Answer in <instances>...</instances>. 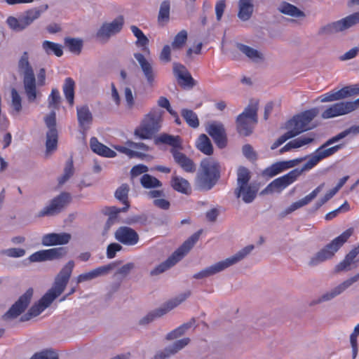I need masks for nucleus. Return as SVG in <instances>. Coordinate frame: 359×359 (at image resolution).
I'll use <instances>...</instances> for the list:
<instances>
[{"label":"nucleus","instance_id":"nucleus-51","mask_svg":"<svg viewBox=\"0 0 359 359\" xmlns=\"http://www.w3.org/2000/svg\"><path fill=\"white\" fill-rule=\"evenodd\" d=\"M46 251L48 260L60 259L67 254V248L65 247L51 248Z\"/></svg>","mask_w":359,"mask_h":359},{"label":"nucleus","instance_id":"nucleus-24","mask_svg":"<svg viewBox=\"0 0 359 359\" xmlns=\"http://www.w3.org/2000/svg\"><path fill=\"white\" fill-rule=\"evenodd\" d=\"M359 254V244L352 249L344 257V259L334 267V272L338 273L342 271H349L356 268L359 260L356 257Z\"/></svg>","mask_w":359,"mask_h":359},{"label":"nucleus","instance_id":"nucleus-45","mask_svg":"<svg viewBox=\"0 0 359 359\" xmlns=\"http://www.w3.org/2000/svg\"><path fill=\"white\" fill-rule=\"evenodd\" d=\"M75 82L72 78H67L63 85V92L71 106L74 104Z\"/></svg>","mask_w":359,"mask_h":359},{"label":"nucleus","instance_id":"nucleus-52","mask_svg":"<svg viewBox=\"0 0 359 359\" xmlns=\"http://www.w3.org/2000/svg\"><path fill=\"white\" fill-rule=\"evenodd\" d=\"M73 160L72 158H70L66 163L65 167L64 168V174L58 179L59 184H63L64 183H65L73 175Z\"/></svg>","mask_w":359,"mask_h":359},{"label":"nucleus","instance_id":"nucleus-1","mask_svg":"<svg viewBox=\"0 0 359 359\" xmlns=\"http://www.w3.org/2000/svg\"><path fill=\"white\" fill-rule=\"evenodd\" d=\"M74 265V262L70 260L61 269L55 277L53 286L40 299L38 303L34 304L27 313L20 318V321H27L32 318L38 316L65 291L72 276Z\"/></svg>","mask_w":359,"mask_h":359},{"label":"nucleus","instance_id":"nucleus-15","mask_svg":"<svg viewBox=\"0 0 359 359\" xmlns=\"http://www.w3.org/2000/svg\"><path fill=\"white\" fill-rule=\"evenodd\" d=\"M359 107V98L355 101L339 102L330 105L321 114L324 119L348 114Z\"/></svg>","mask_w":359,"mask_h":359},{"label":"nucleus","instance_id":"nucleus-56","mask_svg":"<svg viewBox=\"0 0 359 359\" xmlns=\"http://www.w3.org/2000/svg\"><path fill=\"white\" fill-rule=\"evenodd\" d=\"M30 359H59L58 355L53 351L44 350L34 354Z\"/></svg>","mask_w":359,"mask_h":359},{"label":"nucleus","instance_id":"nucleus-49","mask_svg":"<svg viewBox=\"0 0 359 359\" xmlns=\"http://www.w3.org/2000/svg\"><path fill=\"white\" fill-rule=\"evenodd\" d=\"M43 49L48 55L54 53L57 57H61L63 54L62 46L49 41H44L42 43Z\"/></svg>","mask_w":359,"mask_h":359},{"label":"nucleus","instance_id":"nucleus-37","mask_svg":"<svg viewBox=\"0 0 359 359\" xmlns=\"http://www.w3.org/2000/svg\"><path fill=\"white\" fill-rule=\"evenodd\" d=\"M254 6L252 0H239L238 17L242 21L248 20L253 13Z\"/></svg>","mask_w":359,"mask_h":359},{"label":"nucleus","instance_id":"nucleus-7","mask_svg":"<svg viewBox=\"0 0 359 359\" xmlns=\"http://www.w3.org/2000/svg\"><path fill=\"white\" fill-rule=\"evenodd\" d=\"M162 114L163 111L158 109H151L145 115L140 126L135 130V135L142 140L151 139L161 128Z\"/></svg>","mask_w":359,"mask_h":359},{"label":"nucleus","instance_id":"nucleus-42","mask_svg":"<svg viewBox=\"0 0 359 359\" xmlns=\"http://www.w3.org/2000/svg\"><path fill=\"white\" fill-rule=\"evenodd\" d=\"M197 149L205 155H211L213 153V147L208 137L201 134L196 142Z\"/></svg>","mask_w":359,"mask_h":359},{"label":"nucleus","instance_id":"nucleus-28","mask_svg":"<svg viewBox=\"0 0 359 359\" xmlns=\"http://www.w3.org/2000/svg\"><path fill=\"white\" fill-rule=\"evenodd\" d=\"M325 187V183L320 184L318 187H317L311 194L306 196L304 198H302L301 200L296 201L293 203H292L285 210L284 212L282 213L283 216H285L288 214L292 213L294 210L306 205L309 203H311L316 196L317 195L323 190V189Z\"/></svg>","mask_w":359,"mask_h":359},{"label":"nucleus","instance_id":"nucleus-41","mask_svg":"<svg viewBox=\"0 0 359 359\" xmlns=\"http://www.w3.org/2000/svg\"><path fill=\"white\" fill-rule=\"evenodd\" d=\"M129 190V186L127 184H123L116 189L115 192L116 198L125 205V206L123 208V211H127L130 208V203L128 202Z\"/></svg>","mask_w":359,"mask_h":359},{"label":"nucleus","instance_id":"nucleus-40","mask_svg":"<svg viewBox=\"0 0 359 359\" xmlns=\"http://www.w3.org/2000/svg\"><path fill=\"white\" fill-rule=\"evenodd\" d=\"M170 0L163 1L159 7L157 21L159 25L163 26L170 20Z\"/></svg>","mask_w":359,"mask_h":359},{"label":"nucleus","instance_id":"nucleus-55","mask_svg":"<svg viewBox=\"0 0 359 359\" xmlns=\"http://www.w3.org/2000/svg\"><path fill=\"white\" fill-rule=\"evenodd\" d=\"M60 100L59 91L56 88L52 89L51 93L48 97V107L55 109H59Z\"/></svg>","mask_w":359,"mask_h":359},{"label":"nucleus","instance_id":"nucleus-48","mask_svg":"<svg viewBox=\"0 0 359 359\" xmlns=\"http://www.w3.org/2000/svg\"><path fill=\"white\" fill-rule=\"evenodd\" d=\"M188 34L184 29L181 30L174 37V39L171 43V47L175 50H181L183 48L187 41Z\"/></svg>","mask_w":359,"mask_h":359},{"label":"nucleus","instance_id":"nucleus-54","mask_svg":"<svg viewBox=\"0 0 359 359\" xmlns=\"http://www.w3.org/2000/svg\"><path fill=\"white\" fill-rule=\"evenodd\" d=\"M283 170H285L282 162H277L272 164L270 167L266 168L264 171V175L272 177L283 172Z\"/></svg>","mask_w":359,"mask_h":359},{"label":"nucleus","instance_id":"nucleus-53","mask_svg":"<svg viewBox=\"0 0 359 359\" xmlns=\"http://www.w3.org/2000/svg\"><path fill=\"white\" fill-rule=\"evenodd\" d=\"M130 29L135 37L137 39L136 42L137 46L145 47L148 45L149 39L144 34L142 30H140L137 26L135 25L131 26Z\"/></svg>","mask_w":359,"mask_h":359},{"label":"nucleus","instance_id":"nucleus-46","mask_svg":"<svg viewBox=\"0 0 359 359\" xmlns=\"http://www.w3.org/2000/svg\"><path fill=\"white\" fill-rule=\"evenodd\" d=\"M181 115L187 122V123L193 128H196L199 126V120L194 111L188 109H183Z\"/></svg>","mask_w":359,"mask_h":359},{"label":"nucleus","instance_id":"nucleus-38","mask_svg":"<svg viewBox=\"0 0 359 359\" xmlns=\"http://www.w3.org/2000/svg\"><path fill=\"white\" fill-rule=\"evenodd\" d=\"M236 47L254 62H262L264 60L263 54L252 47L243 43H237Z\"/></svg>","mask_w":359,"mask_h":359},{"label":"nucleus","instance_id":"nucleus-58","mask_svg":"<svg viewBox=\"0 0 359 359\" xmlns=\"http://www.w3.org/2000/svg\"><path fill=\"white\" fill-rule=\"evenodd\" d=\"M26 253L25 250L22 248H12L4 250L2 251V254L9 257H22Z\"/></svg>","mask_w":359,"mask_h":359},{"label":"nucleus","instance_id":"nucleus-26","mask_svg":"<svg viewBox=\"0 0 359 359\" xmlns=\"http://www.w3.org/2000/svg\"><path fill=\"white\" fill-rule=\"evenodd\" d=\"M135 58L137 60L143 74L150 86H153L155 82L156 73L151 64L140 53L134 54Z\"/></svg>","mask_w":359,"mask_h":359},{"label":"nucleus","instance_id":"nucleus-4","mask_svg":"<svg viewBox=\"0 0 359 359\" xmlns=\"http://www.w3.org/2000/svg\"><path fill=\"white\" fill-rule=\"evenodd\" d=\"M254 248V245H247L231 257L216 262L214 264L205 268L198 273H195L193 276V278L195 279H204L219 273L244 259L251 253Z\"/></svg>","mask_w":359,"mask_h":359},{"label":"nucleus","instance_id":"nucleus-5","mask_svg":"<svg viewBox=\"0 0 359 359\" xmlns=\"http://www.w3.org/2000/svg\"><path fill=\"white\" fill-rule=\"evenodd\" d=\"M351 133L355 134V130L353 126L327 140L323 144L317 149L312 155L309 156V160L307 161V167L313 168L323 159L329 157L337 152L344 147V144H337L329 148L327 147L330 145L345 138Z\"/></svg>","mask_w":359,"mask_h":359},{"label":"nucleus","instance_id":"nucleus-36","mask_svg":"<svg viewBox=\"0 0 359 359\" xmlns=\"http://www.w3.org/2000/svg\"><path fill=\"white\" fill-rule=\"evenodd\" d=\"M91 149L96 154L108 158L115 157L116 154L107 146L98 142L96 137H92L90 141Z\"/></svg>","mask_w":359,"mask_h":359},{"label":"nucleus","instance_id":"nucleus-27","mask_svg":"<svg viewBox=\"0 0 359 359\" xmlns=\"http://www.w3.org/2000/svg\"><path fill=\"white\" fill-rule=\"evenodd\" d=\"M258 187L254 184L250 183L245 186L236 187L234 190V194L237 198H241L245 203H252L255 198L258 192Z\"/></svg>","mask_w":359,"mask_h":359},{"label":"nucleus","instance_id":"nucleus-29","mask_svg":"<svg viewBox=\"0 0 359 359\" xmlns=\"http://www.w3.org/2000/svg\"><path fill=\"white\" fill-rule=\"evenodd\" d=\"M71 235L68 233H51L44 235L41 239V243L44 246L67 244L71 240Z\"/></svg>","mask_w":359,"mask_h":359},{"label":"nucleus","instance_id":"nucleus-18","mask_svg":"<svg viewBox=\"0 0 359 359\" xmlns=\"http://www.w3.org/2000/svg\"><path fill=\"white\" fill-rule=\"evenodd\" d=\"M359 280V272L355 276L346 279L335 287L332 288L330 291L326 292L320 297L317 299H313L309 303V306H314L317 304H320L323 302H329L338 295L343 293L347 288L351 286L353 283Z\"/></svg>","mask_w":359,"mask_h":359},{"label":"nucleus","instance_id":"nucleus-44","mask_svg":"<svg viewBox=\"0 0 359 359\" xmlns=\"http://www.w3.org/2000/svg\"><path fill=\"white\" fill-rule=\"evenodd\" d=\"M64 43L65 47L72 53L79 55L81 52L83 40L81 39L66 37L64 39Z\"/></svg>","mask_w":359,"mask_h":359},{"label":"nucleus","instance_id":"nucleus-16","mask_svg":"<svg viewBox=\"0 0 359 359\" xmlns=\"http://www.w3.org/2000/svg\"><path fill=\"white\" fill-rule=\"evenodd\" d=\"M71 201V196L62 192L53 198L50 203L41 209L37 214L38 217L53 216L60 212Z\"/></svg>","mask_w":359,"mask_h":359},{"label":"nucleus","instance_id":"nucleus-32","mask_svg":"<svg viewBox=\"0 0 359 359\" xmlns=\"http://www.w3.org/2000/svg\"><path fill=\"white\" fill-rule=\"evenodd\" d=\"M76 112L79 127L83 130H88L93 120V114L89 107L87 105L77 107Z\"/></svg>","mask_w":359,"mask_h":359},{"label":"nucleus","instance_id":"nucleus-50","mask_svg":"<svg viewBox=\"0 0 359 359\" xmlns=\"http://www.w3.org/2000/svg\"><path fill=\"white\" fill-rule=\"evenodd\" d=\"M140 183L145 189L158 188L162 186L161 181L149 174H144L142 176Z\"/></svg>","mask_w":359,"mask_h":359},{"label":"nucleus","instance_id":"nucleus-14","mask_svg":"<svg viewBox=\"0 0 359 359\" xmlns=\"http://www.w3.org/2000/svg\"><path fill=\"white\" fill-rule=\"evenodd\" d=\"M34 290L29 288L22 294L9 310L2 316V320L8 322L17 318L27 308L32 298Z\"/></svg>","mask_w":359,"mask_h":359},{"label":"nucleus","instance_id":"nucleus-12","mask_svg":"<svg viewBox=\"0 0 359 359\" xmlns=\"http://www.w3.org/2000/svg\"><path fill=\"white\" fill-rule=\"evenodd\" d=\"M313 167H307V162L303 165L301 169L296 168L287 174L278 177L272 181L268 186L261 192V194H268L274 192L280 193L290 184L295 182L297 178L304 171L312 169Z\"/></svg>","mask_w":359,"mask_h":359},{"label":"nucleus","instance_id":"nucleus-25","mask_svg":"<svg viewBox=\"0 0 359 359\" xmlns=\"http://www.w3.org/2000/svg\"><path fill=\"white\" fill-rule=\"evenodd\" d=\"M173 73L178 81H182V82L179 81L180 86L191 88L196 85V81L184 65L174 62Z\"/></svg>","mask_w":359,"mask_h":359},{"label":"nucleus","instance_id":"nucleus-19","mask_svg":"<svg viewBox=\"0 0 359 359\" xmlns=\"http://www.w3.org/2000/svg\"><path fill=\"white\" fill-rule=\"evenodd\" d=\"M46 125L48 128L46 133V156L48 157L50 154L56 150L57 144V130L56 129V113L52 111L44 118Z\"/></svg>","mask_w":359,"mask_h":359},{"label":"nucleus","instance_id":"nucleus-39","mask_svg":"<svg viewBox=\"0 0 359 359\" xmlns=\"http://www.w3.org/2000/svg\"><path fill=\"white\" fill-rule=\"evenodd\" d=\"M171 187L177 191L189 195L191 192L189 182L183 177L173 175L171 179Z\"/></svg>","mask_w":359,"mask_h":359},{"label":"nucleus","instance_id":"nucleus-11","mask_svg":"<svg viewBox=\"0 0 359 359\" xmlns=\"http://www.w3.org/2000/svg\"><path fill=\"white\" fill-rule=\"evenodd\" d=\"M191 294V291L188 290L180 294L175 298L170 299L161 307L150 311L146 316L140 319L138 324L140 325L144 326L153 322L156 318L162 317L184 302L189 297H190Z\"/></svg>","mask_w":359,"mask_h":359},{"label":"nucleus","instance_id":"nucleus-33","mask_svg":"<svg viewBox=\"0 0 359 359\" xmlns=\"http://www.w3.org/2000/svg\"><path fill=\"white\" fill-rule=\"evenodd\" d=\"M156 145L167 144L172 147V149L177 150L182 149V141L180 136H174L167 133H162L154 139Z\"/></svg>","mask_w":359,"mask_h":359},{"label":"nucleus","instance_id":"nucleus-23","mask_svg":"<svg viewBox=\"0 0 359 359\" xmlns=\"http://www.w3.org/2000/svg\"><path fill=\"white\" fill-rule=\"evenodd\" d=\"M116 241L126 245H135L139 241L138 233L128 226H121L114 233Z\"/></svg>","mask_w":359,"mask_h":359},{"label":"nucleus","instance_id":"nucleus-31","mask_svg":"<svg viewBox=\"0 0 359 359\" xmlns=\"http://www.w3.org/2000/svg\"><path fill=\"white\" fill-rule=\"evenodd\" d=\"M48 9V5L44 4L39 7L32 8L21 15V22L25 28L30 25L34 20L39 18L41 15Z\"/></svg>","mask_w":359,"mask_h":359},{"label":"nucleus","instance_id":"nucleus-9","mask_svg":"<svg viewBox=\"0 0 359 359\" xmlns=\"http://www.w3.org/2000/svg\"><path fill=\"white\" fill-rule=\"evenodd\" d=\"M258 101H251L243 113L236 118V129L243 136H248L252 133L254 126L258 121Z\"/></svg>","mask_w":359,"mask_h":359},{"label":"nucleus","instance_id":"nucleus-2","mask_svg":"<svg viewBox=\"0 0 359 359\" xmlns=\"http://www.w3.org/2000/svg\"><path fill=\"white\" fill-rule=\"evenodd\" d=\"M221 166L212 158H205L200 163L195 181L196 187L200 191H209L220 178Z\"/></svg>","mask_w":359,"mask_h":359},{"label":"nucleus","instance_id":"nucleus-47","mask_svg":"<svg viewBox=\"0 0 359 359\" xmlns=\"http://www.w3.org/2000/svg\"><path fill=\"white\" fill-rule=\"evenodd\" d=\"M251 179V172L245 167L241 166L237 170V187L245 186L249 184Z\"/></svg>","mask_w":359,"mask_h":359},{"label":"nucleus","instance_id":"nucleus-34","mask_svg":"<svg viewBox=\"0 0 359 359\" xmlns=\"http://www.w3.org/2000/svg\"><path fill=\"white\" fill-rule=\"evenodd\" d=\"M315 135L313 133H311L307 135H302L298 138H296L287 144H286L283 147L280 149V153H284L285 151H288L292 149L299 148L304 145L312 143L314 141Z\"/></svg>","mask_w":359,"mask_h":359},{"label":"nucleus","instance_id":"nucleus-17","mask_svg":"<svg viewBox=\"0 0 359 359\" xmlns=\"http://www.w3.org/2000/svg\"><path fill=\"white\" fill-rule=\"evenodd\" d=\"M359 280V272L355 276L346 279L335 287L332 288L330 291L326 292L320 297L317 299H313L309 303V306H314L317 304H320L323 302H329L338 295L343 293L347 288L351 286L353 283Z\"/></svg>","mask_w":359,"mask_h":359},{"label":"nucleus","instance_id":"nucleus-62","mask_svg":"<svg viewBox=\"0 0 359 359\" xmlns=\"http://www.w3.org/2000/svg\"><path fill=\"white\" fill-rule=\"evenodd\" d=\"M171 46L169 45H165L160 53L159 59L161 61L168 63L171 61Z\"/></svg>","mask_w":359,"mask_h":359},{"label":"nucleus","instance_id":"nucleus-61","mask_svg":"<svg viewBox=\"0 0 359 359\" xmlns=\"http://www.w3.org/2000/svg\"><path fill=\"white\" fill-rule=\"evenodd\" d=\"M46 250H39L29 256V259L31 262L48 261Z\"/></svg>","mask_w":359,"mask_h":359},{"label":"nucleus","instance_id":"nucleus-30","mask_svg":"<svg viewBox=\"0 0 359 359\" xmlns=\"http://www.w3.org/2000/svg\"><path fill=\"white\" fill-rule=\"evenodd\" d=\"M170 153L172 154L175 161L186 172H194L196 170V165L194 161L188 158L185 154L180 152V150L171 149Z\"/></svg>","mask_w":359,"mask_h":359},{"label":"nucleus","instance_id":"nucleus-43","mask_svg":"<svg viewBox=\"0 0 359 359\" xmlns=\"http://www.w3.org/2000/svg\"><path fill=\"white\" fill-rule=\"evenodd\" d=\"M11 94L12 107L11 114L14 116H17L20 114L22 109V98L15 88L11 89Z\"/></svg>","mask_w":359,"mask_h":359},{"label":"nucleus","instance_id":"nucleus-57","mask_svg":"<svg viewBox=\"0 0 359 359\" xmlns=\"http://www.w3.org/2000/svg\"><path fill=\"white\" fill-rule=\"evenodd\" d=\"M190 339L188 337L176 341L172 346H169L171 353H172V355L177 353L179 351L188 345Z\"/></svg>","mask_w":359,"mask_h":359},{"label":"nucleus","instance_id":"nucleus-8","mask_svg":"<svg viewBox=\"0 0 359 359\" xmlns=\"http://www.w3.org/2000/svg\"><path fill=\"white\" fill-rule=\"evenodd\" d=\"M353 232V229H348L323 249L316 253L310 259L309 265L315 266L321 262L332 258L338 250L347 241Z\"/></svg>","mask_w":359,"mask_h":359},{"label":"nucleus","instance_id":"nucleus-10","mask_svg":"<svg viewBox=\"0 0 359 359\" xmlns=\"http://www.w3.org/2000/svg\"><path fill=\"white\" fill-rule=\"evenodd\" d=\"M359 23V11L351 14L339 20L332 22L319 27L317 35L325 37L344 32Z\"/></svg>","mask_w":359,"mask_h":359},{"label":"nucleus","instance_id":"nucleus-3","mask_svg":"<svg viewBox=\"0 0 359 359\" xmlns=\"http://www.w3.org/2000/svg\"><path fill=\"white\" fill-rule=\"evenodd\" d=\"M18 67L20 74L22 76L23 87L27 100L34 102L41 96V94L36 89V81L33 68L29 62L27 52L22 53L18 61Z\"/></svg>","mask_w":359,"mask_h":359},{"label":"nucleus","instance_id":"nucleus-64","mask_svg":"<svg viewBox=\"0 0 359 359\" xmlns=\"http://www.w3.org/2000/svg\"><path fill=\"white\" fill-rule=\"evenodd\" d=\"M122 250V246L116 243L109 244L107 248V257L109 259H112L116 256V253Z\"/></svg>","mask_w":359,"mask_h":359},{"label":"nucleus","instance_id":"nucleus-22","mask_svg":"<svg viewBox=\"0 0 359 359\" xmlns=\"http://www.w3.org/2000/svg\"><path fill=\"white\" fill-rule=\"evenodd\" d=\"M120 263V262H112L107 265L99 266L89 272L81 273L76 277V283L79 285L83 282L92 280L100 276H106L114 269Z\"/></svg>","mask_w":359,"mask_h":359},{"label":"nucleus","instance_id":"nucleus-59","mask_svg":"<svg viewBox=\"0 0 359 359\" xmlns=\"http://www.w3.org/2000/svg\"><path fill=\"white\" fill-rule=\"evenodd\" d=\"M7 22L10 27L15 31H22L25 29V27L21 22V15L18 18L9 17L7 20Z\"/></svg>","mask_w":359,"mask_h":359},{"label":"nucleus","instance_id":"nucleus-60","mask_svg":"<svg viewBox=\"0 0 359 359\" xmlns=\"http://www.w3.org/2000/svg\"><path fill=\"white\" fill-rule=\"evenodd\" d=\"M135 268V264L132 262H129L119 268L115 273L114 276H121V278H126L130 271Z\"/></svg>","mask_w":359,"mask_h":359},{"label":"nucleus","instance_id":"nucleus-13","mask_svg":"<svg viewBox=\"0 0 359 359\" xmlns=\"http://www.w3.org/2000/svg\"><path fill=\"white\" fill-rule=\"evenodd\" d=\"M318 112V109L313 108L297 114L287 122L286 128L290 129L296 136L303 132L311 130L314 126H311L310 123L317 116Z\"/></svg>","mask_w":359,"mask_h":359},{"label":"nucleus","instance_id":"nucleus-35","mask_svg":"<svg viewBox=\"0 0 359 359\" xmlns=\"http://www.w3.org/2000/svg\"><path fill=\"white\" fill-rule=\"evenodd\" d=\"M278 11L284 15L292 18H304L306 17V14L304 11H301L297 6L286 1H283L279 4Z\"/></svg>","mask_w":359,"mask_h":359},{"label":"nucleus","instance_id":"nucleus-6","mask_svg":"<svg viewBox=\"0 0 359 359\" xmlns=\"http://www.w3.org/2000/svg\"><path fill=\"white\" fill-rule=\"evenodd\" d=\"M202 230H199L193 235H191L184 243L175 250L165 262L161 263L159 265L152 269L149 274L151 276H156L163 273L179 261H180L194 247V245L198 241Z\"/></svg>","mask_w":359,"mask_h":359},{"label":"nucleus","instance_id":"nucleus-21","mask_svg":"<svg viewBox=\"0 0 359 359\" xmlns=\"http://www.w3.org/2000/svg\"><path fill=\"white\" fill-rule=\"evenodd\" d=\"M123 18L119 16L111 22L104 23L96 34V36L100 41L106 42L114 34L119 32L123 25Z\"/></svg>","mask_w":359,"mask_h":359},{"label":"nucleus","instance_id":"nucleus-20","mask_svg":"<svg viewBox=\"0 0 359 359\" xmlns=\"http://www.w3.org/2000/svg\"><path fill=\"white\" fill-rule=\"evenodd\" d=\"M206 131L219 148L223 149L226 146L227 136L224 126L222 123L217 121L209 123L206 126Z\"/></svg>","mask_w":359,"mask_h":359},{"label":"nucleus","instance_id":"nucleus-63","mask_svg":"<svg viewBox=\"0 0 359 359\" xmlns=\"http://www.w3.org/2000/svg\"><path fill=\"white\" fill-rule=\"evenodd\" d=\"M124 96L127 108L128 109H132L135 105V100L132 90L129 87L125 88Z\"/></svg>","mask_w":359,"mask_h":359}]
</instances>
